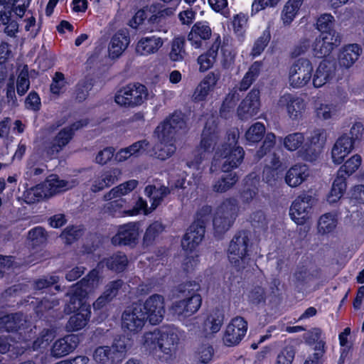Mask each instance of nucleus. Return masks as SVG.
Wrapping results in <instances>:
<instances>
[{
    "label": "nucleus",
    "mask_w": 364,
    "mask_h": 364,
    "mask_svg": "<svg viewBox=\"0 0 364 364\" xmlns=\"http://www.w3.org/2000/svg\"><path fill=\"white\" fill-rule=\"evenodd\" d=\"M199 289L200 285L196 282H188L177 287L176 291L180 294L177 296L184 298L173 302L171 311L178 319L188 318L198 311L202 303L201 296L197 293Z\"/></svg>",
    "instance_id": "f257e3e1"
},
{
    "label": "nucleus",
    "mask_w": 364,
    "mask_h": 364,
    "mask_svg": "<svg viewBox=\"0 0 364 364\" xmlns=\"http://www.w3.org/2000/svg\"><path fill=\"white\" fill-rule=\"evenodd\" d=\"M138 183L136 180H129L114 187L105 193L103 200L109 202L104 205L105 213L114 217L129 215L130 205L123 196L135 189Z\"/></svg>",
    "instance_id": "f03ea898"
},
{
    "label": "nucleus",
    "mask_w": 364,
    "mask_h": 364,
    "mask_svg": "<svg viewBox=\"0 0 364 364\" xmlns=\"http://www.w3.org/2000/svg\"><path fill=\"white\" fill-rule=\"evenodd\" d=\"M72 186L68 181L60 180L58 176L52 174L43 183L25 191L23 194L24 200L28 204L35 203L68 190Z\"/></svg>",
    "instance_id": "7ed1b4c3"
},
{
    "label": "nucleus",
    "mask_w": 364,
    "mask_h": 364,
    "mask_svg": "<svg viewBox=\"0 0 364 364\" xmlns=\"http://www.w3.org/2000/svg\"><path fill=\"white\" fill-rule=\"evenodd\" d=\"M250 233L246 230L237 232L228 247V259L231 264L237 270H243L250 262L249 247Z\"/></svg>",
    "instance_id": "20e7f679"
},
{
    "label": "nucleus",
    "mask_w": 364,
    "mask_h": 364,
    "mask_svg": "<svg viewBox=\"0 0 364 364\" xmlns=\"http://www.w3.org/2000/svg\"><path fill=\"white\" fill-rule=\"evenodd\" d=\"M239 212L238 203L235 198L225 199L216 209L213 224L218 235L226 232L233 225Z\"/></svg>",
    "instance_id": "39448f33"
},
{
    "label": "nucleus",
    "mask_w": 364,
    "mask_h": 364,
    "mask_svg": "<svg viewBox=\"0 0 364 364\" xmlns=\"http://www.w3.org/2000/svg\"><path fill=\"white\" fill-rule=\"evenodd\" d=\"M245 151L242 147L230 148L222 145L215 154L210 171H213L218 166L222 171L230 173L232 168H237L242 163Z\"/></svg>",
    "instance_id": "423d86ee"
},
{
    "label": "nucleus",
    "mask_w": 364,
    "mask_h": 364,
    "mask_svg": "<svg viewBox=\"0 0 364 364\" xmlns=\"http://www.w3.org/2000/svg\"><path fill=\"white\" fill-rule=\"evenodd\" d=\"M218 139V133L214 120L213 119L210 121L208 120L202 133L200 147L196 150L194 159L188 164V166H198L203 160L207 159Z\"/></svg>",
    "instance_id": "0eeeda50"
},
{
    "label": "nucleus",
    "mask_w": 364,
    "mask_h": 364,
    "mask_svg": "<svg viewBox=\"0 0 364 364\" xmlns=\"http://www.w3.org/2000/svg\"><path fill=\"white\" fill-rule=\"evenodd\" d=\"M127 345L125 339L114 340L111 346H102L95 349L93 360L100 364H115L121 362L125 357Z\"/></svg>",
    "instance_id": "6e6552de"
},
{
    "label": "nucleus",
    "mask_w": 364,
    "mask_h": 364,
    "mask_svg": "<svg viewBox=\"0 0 364 364\" xmlns=\"http://www.w3.org/2000/svg\"><path fill=\"white\" fill-rule=\"evenodd\" d=\"M148 97L146 87L140 83L129 84L120 89L115 95L117 104L134 107L141 105Z\"/></svg>",
    "instance_id": "1a4fd4ad"
},
{
    "label": "nucleus",
    "mask_w": 364,
    "mask_h": 364,
    "mask_svg": "<svg viewBox=\"0 0 364 364\" xmlns=\"http://www.w3.org/2000/svg\"><path fill=\"white\" fill-rule=\"evenodd\" d=\"M87 119H81L74 122L71 126L63 129L53 139L48 143L45 147L46 154L50 157L56 156L73 138L74 132L86 126Z\"/></svg>",
    "instance_id": "9d476101"
},
{
    "label": "nucleus",
    "mask_w": 364,
    "mask_h": 364,
    "mask_svg": "<svg viewBox=\"0 0 364 364\" xmlns=\"http://www.w3.org/2000/svg\"><path fill=\"white\" fill-rule=\"evenodd\" d=\"M313 66L309 60L299 58L291 65L289 70V83L293 87L305 86L312 77Z\"/></svg>",
    "instance_id": "9b49d317"
},
{
    "label": "nucleus",
    "mask_w": 364,
    "mask_h": 364,
    "mask_svg": "<svg viewBox=\"0 0 364 364\" xmlns=\"http://www.w3.org/2000/svg\"><path fill=\"white\" fill-rule=\"evenodd\" d=\"M147 320L141 304H134L128 306L122 316L123 328L132 332L141 331Z\"/></svg>",
    "instance_id": "f8f14e48"
},
{
    "label": "nucleus",
    "mask_w": 364,
    "mask_h": 364,
    "mask_svg": "<svg viewBox=\"0 0 364 364\" xmlns=\"http://www.w3.org/2000/svg\"><path fill=\"white\" fill-rule=\"evenodd\" d=\"M315 199L306 193L299 195L292 203L290 208V216L298 225L304 224L310 217V211Z\"/></svg>",
    "instance_id": "ddd939ff"
},
{
    "label": "nucleus",
    "mask_w": 364,
    "mask_h": 364,
    "mask_svg": "<svg viewBox=\"0 0 364 364\" xmlns=\"http://www.w3.org/2000/svg\"><path fill=\"white\" fill-rule=\"evenodd\" d=\"M146 318L151 324L156 325L162 321L165 314L164 298L160 294L150 296L142 304Z\"/></svg>",
    "instance_id": "4468645a"
},
{
    "label": "nucleus",
    "mask_w": 364,
    "mask_h": 364,
    "mask_svg": "<svg viewBox=\"0 0 364 364\" xmlns=\"http://www.w3.org/2000/svg\"><path fill=\"white\" fill-rule=\"evenodd\" d=\"M247 330V322L240 316L232 318L228 325L223 342L228 346L237 345L245 336Z\"/></svg>",
    "instance_id": "2eb2a0df"
},
{
    "label": "nucleus",
    "mask_w": 364,
    "mask_h": 364,
    "mask_svg": "<svg viewBox=\"0 0 364 364\" xmlns=\"http://www.w3.org/2000/svg\"><path fill=\"white\" fill-rule=\"evenodd\" d=\"M159 357L163 353L166 360L169 358L176 350L179 338L176 329L174 328H166L159 330Z\"/></svg>",
    "instance_id": "dca6fc26"
},
{
    "label": "nucleus",
    "mask_w": 364,
    "mask_h": 364,
    "mask_svg": "<svg viewBox=\"0 0 364 364\" xmlns=\"http://www.w3.org/2000/svg\"><path fill=\"white\" fill-rule=\"evenodd\" d=\"M139 236V225L129 223L119 226L117 234L112 238V242L114 245H135Z\"/></svg>",
    "instance_id": "f3484780"
},
{
    "label": "nucleus",
    "mask_w": 364,
    "mask_h": 364,
    "mask_svg": "<svg viewBox=\"0 0 364 364\" xmlns=\"http://www.w3.org/2000/svg\"><path fill=\"white\" fill-rule=\"evenodd\" d=\"M259 90L253 88L239 105L238 117L242 120L248 119L259 112Z\"/></svg>",
    "instance_id": "a211bd4d"
},
{
    "label": "nucleus",
    "mask_w": 364,
    "mask_h": 364,
    "mask_svg": "<svg viewBox=\"0 0 364 364\" xmlns=\"http://www.w3.org/2000/svg\"><path fill=\"white\" fill-rule=\"evenodd\" d=\"M278 106L281 108H286L289 117L294 120L301 117L305 109L304 100L291 94L282 95L278 101Z\"/></svg>",
    "instance_id": "6ab92c4d"
},
{
    "label": "nucleus",
    "mask_w": 364,
    "mask_h": 364,
    "mask_svg": "<svg viewBox=\"0 0 364 364\" xmlns=\"http://www.w3.org/2000/svg\"><path fill=\"white\" fill-rule=\"evenodd\" d=\"M79 337L75 334L67 335L57 340L52 346L50 353L55 358H61L73 352L79 344Z\"/></svg>",
    "instance_id": "aec40b11"
},
{
    "label": "nucleus",
    "mask_w": 364,
    "mask_h": 364,
    "mask_svg": "<svg viewBox=\"0 0 364 364\" xmlns=\"http://www.w3.org/2000/svg\"><path fill=\"white\" fill-rule=\"evenodd\" d=\"M336 65L335 62L323 60L318 65L313 77L315 87H321L333 80L336 75Z\"/></svg>",
    "instance_id": "412c9836"
},
{
    "label": "nucleus",
    "mask_w": 364,
    "mask_h": 364,
    "mask_svg": "<svg viewBox=\"0 0 364 364\" xmlns=\"http://www.w3.org/2000/svg\"><path fill=\"white\" fill-rule=\"evenodd\" d=\"M354 145L349 139L348 134L345 133L336 141L331 149V158L333 162L341 164L345 158L352 151Z\"/></svg>",
    "instance_id": "4be33fe9"
},
{
    "label": "nucleus",
    "mask_w": 364,
    "mask_h": 364,
    "mask_svg": "<svg viewBox=\"0 0 364 364\" xmlns=\"http://www.w3.org/2000/svg\"><path fill=\"white\" fill-rule=\"evenodd\" d=\"M185 125L182 114L175 112L156 127L155 133H160L174 139L175 134L178 130L183 129Z\"/></svg>",
    "instance_id": "5701e85b"
},
{
    "label": "nucleus",
    "mask_w": 364,
    "mask_h": 364,
    "mask_svg": "<svg viewBox=\"0 0 364 364\" xmlns=\"http://www.w3.org/2000/svg\"><path fill=\"white\" fill-rule=\"evenodd\" d=\"M130 43L129 31L119 30L112 38L109 46V55L112 58H119L127 49Z\"/></svg>",
    "instance_id": "b1692460"
},
{
    "label": "nucleus",
    "mask_w": 364,
    "mask_h": 364,
    "mask_svg": "<svg viewBox=\"0 0 364 364\" xmlns=\"http://www.w3.org/2000/svg\"><path fill=\"white\" fill-rule=\"evenodd\" d=\"M310 175L307 165L301 163L291 166L286 173L285 182L291 187H297L304 182Z\"/></svg>",
    "instance_id": "393cba45"
},
{
    "label": "nucleus",
    "mask_w": 364,
    "mask_h": 364,
    "mask_svg": "<svg viewBox=\"0 0 364 364\" xmlns=\"http://www.w3.org/2000/svg\"><path fill=\"white\" fill-rule=\"evenodd\" d=\"M198 225L192 223L187 230L181 241V246L183 250L192 251L203 240L205 230Z\"/></svg>",
    "instance_id": "a878e982"
},
{
    "label": "nucleus",
    "mask_w": 364,
    "mask_h": 364,
    "mask_svg": "<svg viewBox=\"0 0 364 364\" xmlns=\"http://www.w3.org/2000/svg\"><path fill=\"white\" fill-rule=\"evenodd\" d=\"M156 134L159 141L154 147V154L157 159L164 161L171 157L176 152V147L173 139L160 133Z\"/></svg>",
    "instance_id": "bb28decb"
},
{
    "label": "nucleus",
    "mask_w": 364,
    "mask_h": 364,
    "mask_svg": "<svg viewBox=\"0 0 364 364\" xmlns=\"http://www.w3.org/2000/svg\"><path fill=\"white\" fill-rule=\"evenodd\" d=\"M211 33V29L206 23L197 22L193 26L188 40L196 48H199L202 46L201 40L209 39Z\"/></svg>",
    "instance_id": "cd10ccee"
},
{
    "label": "nucleus",
    "mask_w": 364,
    "mask_h": 364,
    "mask_svg": "<svg viewBox=\"0 0 364 364\" xmlns=\"http://www.w3.org/2000/svg\"><path fill=\"white\" fill-rule=\"evenodd\" d=\"M319 277V269L306 266L298 267L293 275L294 282L297 287L309 285Z\"/></svg>",
    "instance_id": "c85d7f7f"
},
{
    "label": "nucleus",
    "mask_w": 364,
    "mask_h": 364,
    "mask_svg": "<svg viewBox=\"0 0 364 364\" xmlns=\"http://www.w3.org/2000/svg\"><path fill=\"white\" fill-rule=\"evenodd\" d=\"M163 41L160 37L149 36L139 41L136 47L137 53L147 55L156 53L162 46Z\"/></svg>",
    "instance_id": "c756f323"
},
{
    "label": "nucleus",
    "mask_w": 364,
    "mask_h": 364,
    "mask_svg": "<svg viewBox=\"0 0 364 364\" xmlns=\"http://www.w3.org/2000/svg\"><path fill=\"white\" fill-rule=\"evenodd\" d=\"M90 318V311L82 307L79 312L70 317L65 328L69 332L81 330L87 324Z\"/></svg>",
    "instance_id": "7c9ffc66"
},
{
    "label": "nucleus",
    "mask_w": 364,
    "mask_h": 364,
    "mask_svg": "<svg viewBox=\"0 0 364 364\" xmlns=\"http://www.w3.org/2000/svg\"><path fill=\"white\" fill-rule=\"evenodd\" d=\"M25 322V317L21 313L5 315L0 317V328L9 332L16 331L23 326Z\"/></svg>",
    "instance_id": "2f4dec72"
},
{
    "label": "nucleus",
    "mask_w": 364,
    "mask_h": 364,
    "mask_svg": "<svg viewBox=\"0 0 364 364\" xmlns=\"http://www.w3.org/2000/svg\"><path fill=\"white\" fill-rule=\"evenodd\" d=\"M361 50L358 44H350L346 46L339 55L340 65L346 68H350L358 60Z\"/></svg>",
    "instance_id": "473e14b6"
},
{
    "label": "nucleus",
    "mask_w": 364,
    "mask_h": 364,
    "mask_svg": "<svg viewBox=\"0 0 364 364\" xmlns=\"http://www.w3.org/2000/svg\"><path fill=\"white\" fill-rule=\"evenodd\" d=\"M145 193L152 200L151 208L154 210L166 196L173 192L168 185V186H161L159 188L153 186H148L145 188Z\"/></svg>",
    "instance_id": "72a5a7b5"
},
{
    "label": "nucleus",
    "mask_w": 364,
    "mask_h": 364,
    "mask_svg": "<svg viewBox=\"0 0 364 364\" xmlns=\"http://www.w3.org/2000/svg\"><path fill=\"white\" fill-rule=\"evenodd\" d=\"M99 285V272L94 269L74 286L84 293L85 296L91 293Z\"/></svg>",
    "instance_id": "f704fd0d"
},
{
    "label": "nucleus",
    "mask_w": 364,
    "mask_h": 364,
    "mask_svg": "<svg viewBox=\"0 0 364 364\" xmlns=\"http://www.w3.org/2000/svg\"><path fill=\"white\" fill-rule=\"evenodd\" d=\"M100 264H105L112 271L121 272L126 269L128 259L124 253L118 252L109 257L103 259Z\"/></svg>",
    "instance_id": "c9c22d12"
},
{
    "label": "nucleus",
    "mask_w": 364,
    "mask_h": 364,
    "mask_svg": "<svg viewBox=\"0 0 364 364\" xmlns=\"http://www.w3.org/2000/svg\"><path fill=\"white\" fill-rule=\"evenodd\" d=\"M219 37L214 42L212 47L204 54L200 55L198 58V63L200 65V70L204 72L211 68L218 55V50L220 47Z\"/></svg>",
    "instance_id": "e433bc0d"
},
{
    "label": "nucleus",
    "mask_w": 364,
    "mask_h": 364,
    "mask_svg": "<svg viewBox=\"0 0 364 364\" xmlns=\"http://www.w3.org/2000/svg\"><path fill=\"white\" fill-rule=\"evenodd\" d=\"M9 8V6L6 8L4 6H0V24L6 26L4 31L8 36H14L18 31V24L11 18L12 10Z\"/></svg>",
    "instance_id": "4c0bfd02"
},
{
    "label": "nucleus",
    "mask_w": 364,
    "mask_h": 364,
    "mask_svg": "<svg viewBox=\"0 0 364 364\" xmlns=\"http://www.w3.org/2000/svg\"><path fill=\"white\" fill-rule=\"evenodd\" d=\"M348 176L343 174V171H338L337 177L334 180L328 200L335 203L343 194L346 188V179Z\"/></svg>",
    "instance_id": "58836bf2"
},
{
    "label": "nucleus",
    "mask_w": 364,
    "mask_h": 364,
    "mask_svg": "<svg viewBox=\"0 0 364 364\" xmlns=\"http://www.w3.org/2000/svg\"><path fill=\"white\" fill-rule=\"evenodd\" d=\"M66 296L70 298L64 309V311L66 314H70L75 309L80 307L82 299L86 297L84 293H82L80 289L79 290L76 288L74 285L66 294Z\"/></svg>",
    "instance_id": "ea45409f"
},
{
    "label": "nucleus",
    "mask_w": 364,
    "mask_h": 364,
    "mask_svg": "<svg viewBox=\"0 0 364 364\" xmlns=\"http://www.w3.org/2000/svg\"><path fill=\"white\" fill-rule=\"evenodd\" d=\"M238 181L235 173H228L223 175L213 185V190L216 193H225L232 188Z\"/></svg>",
    "instance_id": "a19ab883"
},
{
    "label": "nucleus",
    "mask_w": 364,
    "mask_h": 364,
    "mask_svg": "<svg viewBox=\"0 0 364 364\" xmlns=\"http://www.w3.org/2000/svg\"><path fill=\"white\" fill-rule=\"evenodd\" d=\"M224 321V315L218 309L215 310L204 322L206 332L215 333L220 331Z\"/></svg>",
    "instance_id": "79ce46f5"
},
{
    "label": "nucleus",
    "mask_w": 364,
    "mask_h": 364,
    "mask_svg": "<svg viewBox=\"0 0 364 364\" xmlns=\"http://www.w3.org/2000/svg\"><path fill=\"white\" fill-rule=\"evenodd\" d=\"M304 0H289L285 4L282 14V20L284 25L289 26L295 18Z\"/></svg>",
    "instance_id": "37998d69"
},
{
    "label": "nucleus",
    "mask_w": 364,
    "mask_h": 364,
    "mask_svg": "<svg viewBox=\"0 0 364 364\" xmlns=\"http://www.w3.org/2000/svg\"><path fill=\"white\" fill-rule=\"evenodd\" d=\"M159 330H155L152 332H147L143 336V346L150 352L158 356L159 349Z\"/></svg>",
    "instance_id": "c03bdc74"
},
{
    "label": "nucleus",
    "mask_w": 364,
    "mask_h": 364,
    "mask_svg": "<svg viewBox=\"0 0 364 364\" xmlns=\"http://www.w3.org/2000/svg\"><path fill=\"white\" fill-rule=\"evenodd\" d=\"M337 225L336 215L326 213L322 215L318 222V230L321 234H326L332 232Z\"/></svg>",
    "instance_id": "a18cd8bd"
},
{
    "label": "nucleus",
    "mask_w": 364,
    "mask_h": 364,
    "mask_svg": "<svg viewBox=\"0 0 364 364\" xmlns=\"http://www.w3.org/2000/svg\"><path fill=\"white\" fill-rule=\"evenodd\" d=\"M321 149L311 143H306L297 152L298 156L301 159L313 162L319 156Z\"/></svg>",
    "instance_id": "49530a36"
},
{
    "label": "nucleus",
    "mask_w": 364,
    "mask_h": 364,
    "mask_svg": "<svg viewBox=\"0 0 364 364\" xmlns=\"http://www.w3.org/2000/svg\"><path fill=\"white\" fill-rule=\"evenodd\" d=\"M92 87L93 83L92 79H84L80 81L75 87L74 92L75 100L79 102L85 100Z\"/></svg>",
    "instance_id": "de8ad7c7"
},
{
    "label": "nucleus",
    "mask_w": 364,
    "mask_h": 364,
    "mask_svg": "<svg viewBox=\"0 0 364 364\" xmlns=\"http://www.w3.org/2000/svg\"><path fill=\"white\" fill-rule=\"evenodd\" d=\"M163 230L164 226L161 223L156 221L151 223L147 228L144 235V245L146 246L152 245L155 239L162 232Z\"/></svg>",
    "instance_id": "09e8293b"
},
{
    "label": "nucleus",
    "mask_w": 364,
    "mask_h": 364,
    "mask_svg": "<svg viewBox=\"0 0 364 364\" xmlns=\"http://www.w3.org/2000/svg\"><path fill=\"white\" fill-rule=\"evenodd\" d=\"M240 100V95L237 90L230 91L225 99L220 108V114L222 117H227V113L233 109L236 103Z\"/></svg>",
    "instance_id": "8fccbe9b"
},
{
    "label": "nucleus",
    "mask_w": 364,
    "mask_h": 364,
    "mask_svg": "<svg viewBox=\"0 0 364 364\" xmlns=\"http://www.w3.org/2000/svg\"><path fill=\"white\" fill-rule=\"evenodd\" d=\"M304 136L301 132L287 135L284 139V147L291 151L297 150L304 143Z\"/></svg>",
    "instance_id": "3c124183"
},
{
    "label": "nucleus",
    "mask_w": 364,
    "mask_h": 364,
    "mask_svg": "<svg viewBox=\"0 0 364 364\" xmlns=\"http://www.w3.org/2000/svg\"><path fill=\"white\" fill-rule=\"evenodd\" d=\"M184 44L185 40L182 38H176L173 41L171 50L169 53L170 58L173 61H179L183 59L186 55Z\"/></svg>",
    "instance_id": "603ef678"
},
{
    "label": "nucleus",
    "mask_w": 364,
    "mask_h": 364,
    "mask_svg": "<svg viewBox=\"0 0 364 364\" xmlns=\"http://www.w3.org/2000/svg\"><path fill=\"white\" fill-rule=\"evenodd\" d=\"M265 132L262 123L256 122L252 124L245 133L246 139L250 142H258L262 139Z\"/></svg>",
    "instance_id": "864d4df0"
},
{
    "label": "nucleus",
    "mask_w": 364,
    "mask_h": 364,
    "mask_svg": "<svg viewBox=\"0 0 364 364\" xmlns=\"http://www.w3.org/2000/svg\"><path fill=\"white\" fill-rule=\"evenodd\" d=\"M312 50L314 55L317 58H323L330 55L333 49L329 43L325 42L324 40L319 36L316 38L312 45Z\"/></svg>",
    "instance_id": "5fc2aeb1"
},
{
    "label": "nucleus",
    "mask_w": 364,
    "mask_h": 364,
    "mask_svg": "<svg viewBox=\"0 0 364 364\" xmlns=\"http://www.w3.org/2000/svg\"><path fill=\"white\" fill-rule=\"evenodd\" d=\"M30 87V81L28 77V70L27 65H25L20 72L16 82L17 93L20 96L26 94Z\"/></svg>",
    "instance_id": "6e6d98bb"
},
{
    "label": "nucleus",
    "mask_w": 364,
    "mask_h": 364,
    "mask_svg": "<svg viewBox=\"0 0 364 364\" xmlns=\"http://www.w3.org/2000/svg\"><path fill=\"white\" fill-rule=\"evenodd\" d=\"M327 139V132L323 128H317L312 131L309 142L322 149Z\"/></svg>",
    "instance_id": "4d7b16f0"
},
{
    "label": "nucleus",
    "mask_w": 364,
    "mask_h": 364,
    "mask_svg": "<svg viewBox=\"0 0 364 364\" xmlns=\"http://www.w3.org/2000/svg\"><path fill=\"white\" fill-rule=\"evenodd\" d=\"M361 164V157L358 154L353 155L341 166L338 171H343V174L346 176L354 173Z\"/></svg>",
    "instance_id": "13d9d810"
},
{
    "label": "nucleus",
    "mask_w": 364,
    "mask_h": 364,
    "mask_svg": "<svg viewBox=\"0 0 364 364\" xmlns=\"http://www.w3.org/2000/svg\"><path fill=\"white\" fill-rule=\"evenodd\" d=\"M270 41L269 31H265L262 35L255 42L253 48L252 49L251 55L253 57L259 55Z\"/></svg>",
    "instance_id": "bf43d9fd"
},
{
    "label": "nucleus",
    "mask_w": 364,
    "mask_h": 364,
    "mask_svg": "<svg viewBox=\"0 0 364 364\" xmlns=\"http://www.w3.org/2000/svg\"><path fill=\"white\" fill-rule=\"evenodd\" d=\"M197 358L200 364H207L213 358L214 350L209 344H203L197 350Z\"/></svg>",
    "instance_id": "052dcab7"
},
{
    "label": "nucleus",
    "mask_w": 364,
    "mask_h": 364,
    "mask_svg": "<svg viewBox=\"0 0 364 364\" xmlns=\"http://www.w3.org/2000/svg\"><path fill=\"white\" fill-rule=\"evenodd\" d=\"M250 221L255 230H264L267 227L266 215L262 210L253 212L250 217Z\"/></svg>",
    "instance_id": "680f3d73"
},
{
    "label": "nucleus",
    "mask_w": 364,
    "mask_h": 364,
    "mask_svg": "<svg viewBox=\"0 0 364 364\" xmlns=\"http://www.w3.org/2000/svg\"><path fill=\"white\" fill-rule=\"evenodd\" d=\"M212 208L209 205H205L202 207L197 213L196 218L194 222V225H198L205 230V226L208 223L210 219V214Z\"/></svg>",
    "instance_id": "e2e57ef3"
},
{
    "label": "nucleus",
    "mask_w": 364,
    "mask_h": 364,
    "mask_svg": "<svg viewBox=\"0 0 364 364\" xmlns=\"http://www.w3.org/2000/svg\"><path fill=\"white\" fill-rule=\"evenodd\" d=\"M295 348L287 346L282 350L277 357L276 364H291L295 356Z\"/></svg>",
    "instance_id": "0e129e2a"
},
{
    "label": "nucleus",
    "mask_w": 364,
    "mask_h": 364,
    "mask_svg": "<svg viewBox=\"0 0 364 364\" xmlns=\"http://www.w3.org/2000/svg\"><path fill=\"white\" fill-rule=\"evenodd\" d=\"M47 232L42 227H36L28 232V238L34 245L44 244L47 241Z\"/></svg>",
    "instance_id": "69168bd1"
},
{
    "label": "nucleus",
    "mask_w": 364,
    "mask_h": 364,
    "mask_svg": "<svg viewBox=\"0 0 364 364\" xmlns=\"http://www.w3.org/2000/svg\"><path fill=\"white\" fill-rule=\"evenodd\" d=\"M66 84L64 75L62 73L56 72L53 77L50 90L52 93L59 95L64 91Z\"/></svg>",
    "instance_id": "338daca9"
},
{
    "label": "nucleus",
    "mask_w": 364,
    "mask_h": 364,
    "mask_svg": "<svg viewBox=\"0 0 364 364\" xmlns=\"http://www.w3.org/2000/svg\"><path fill=\"white\" fill-rule=\"evenodd\" d=\"M336 113V110L333 105L320 104L316 108V117L322 120L332 118Z\"/></svg>",
    "instance_id": "774afa93"
}]
</instances>
